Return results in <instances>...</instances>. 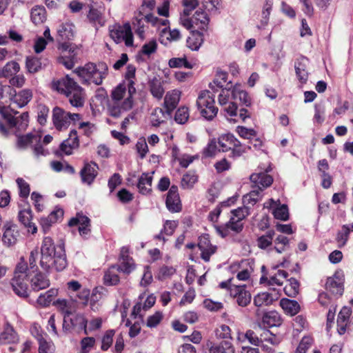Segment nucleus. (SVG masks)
<instances>
[{
	"label": "nucleus",
	"instance_id": "obj_23",
	"mask_svg": "<svg viewBox=\"0 0 353 353\" xmlns=\"http://www.w3.org/2000/svg\"><path fill=\"white\" fill-rule=\"evenodd\" d=\"M76 300H67L65 299H58L52 303L53 305L64 316H70L76 310Z\"/></svg>",
	"mask_w": 353,
	"mask_h": 353
},
{
	"label": "nucleus",
	"instance_id": "obj_57",
	"mask_svg": "<svg viewBox=\"0 0 353 353\" xmlns=\"http://www.w3.org/2000/svg\"><path fill=\"white\" fill-rule=\"evenodd\" d=\"M59 49L61 50L62 53L68 54V57L74 61V63L77 60V48L69 43H63L60 45Z\"/></svg>",
	"mask_w": 353,
	"mask_h": 353
},
{
	"label": "nucleus",
	"instance_id": "obj_2",
	"mask_svg": "<svg viewBox=\"0 0 353 353\" xmlns=\"http://www.w3.org/2000/svg\"><path fill=\"white\" fill-rule=\"evenodd\" d=\"M41 268L50 271L54 269L56 271H62L67 266V260L64 247L62 245H55L52 238L44 237L41 246Z\"/></svg>",
	"mask_w": 353,
	"mask_h": 353
},
{
	"label": "nucleus",
	"instance_id": "obj_59",
	"mask_svg": "<svg viewBox=\"0 0 353 353\" xmlns=\"http://www.w3.org/2000/svg\"><path fill=\"white\" fill-rule=\"evenodd\" d=\"M261 343L266 342L272 345H277L280 343V339L268 330H264L261 332Z\"/></svg>",
	"mask_w": 353,
	"mask_h": 353
},
{
	"label": "nucleus",
	"instance_id": "obj_12",
	"mask_svg": "<svg viewBox=\"0 0 353 353\" xmlns=\"http://www.w3.org/2000/svg\"><path fill=\"white\" fill-rule=\"evenodd\" d=\"M2 242L7 247L15 245L20 236L18 226L11 221H6L3 226Z\"/></svg>",
	"mask_w": 353,
	"mask_h": 353
},
{
	"label": "nucleus",
	"instance_id": "obj_11",
	"mask_svg": "<svg viewBox=\"0 0 353 353\" xmlns=\"http://www.w3.org/2000/svg\"><path fill=\"white\" fill-rule=\"evenodd\" d=\"M75 328L83 329L85 333L87 334V320L83 314L72 313L70 316H64L63 321V332L68 333Z\"/></svg>",
	"mask_w": 353,
	"mask_h": 353
},
{
	"label": "nucleus",
	"instance_id": "obj_5",
	"mask_svg": "<svg viewBox=\"0 0 353 353\" xmlns=\"http://www.w3.org/2000/svg\"><path fill=\"white\" fill-rule=\"evenodd\" d=\"M28 264L23 257L17 265L14 274L11 280V286L14 292L19 296L26 298L28 296V277L31 275L28 274Z\"/></svg>",
	"mask_w": 353,
	"mask_h": 353
},
{
	"label": "nucleus",
	"instance_id": "obj_61",
	"mask_svg": "<svg viewBox=\"0 0 353 353\" xmlns=\"http://www.w3.org/2000/svg\"><path fill=\"white\" fill-rule=\"evenodd\" d=\"M274 232L273 231H268L265 235H263L258 238L257 245L261 249H265L268 246L271 245L273 236Z\"/></svg>",
	"mask_w": 353,
	"mask_h": 353
},
{
	"label": "nucleus",
	"instance_id": "obj_41",
	"mask_svg": "<svg viewBox=\"0 0 353 353\" xmlns=\"http://www.w3.org/2000/svg\"><path fill=\"white\" fill-rule=\"evenodd\" d=\"M61 40H71L74 36V26L69 22L61 23L57 29Z\"/></svg>",
	"mask_w": 353,
	"mask_h": 353
},
{
	"label": "nucleus",
	"instance_id": "obj_32",
	"mask_svg": "<svg viewBox=\"0 0 353 353\" xmlns=\"http://www.w3.org/2000/svg\"><path fill=\"white\" fill-rule=\"evenodd\" d=\"M352 314V310L349 307H343L337 319V327L338 332L342 335L346 332L347 325L349 323V319Z\"/></svg>",
	"mask_w": 353,
	"mask_h": 353
},
{
	"label": "nucleus",
	"instance_id": "obj_31",
	"mask_svg": "<svg viewBox=\"0 0 353 353\" xmlns=\"http://www.w3.org/2000/svg\"><path fill=\"white\" fill-rule=\"evenodd\" d=\"M309 63V60L304 57H302L297 59L295 62V71L296 75L302 83H305L307 80L308 72L307 68Z\"/></svg>",
	"mask_w": 353,
	"mask_h": 353
},
{
	"label": "nucleus",
	"instance_id": "obj_47",
	"mask_svg": "<svg viewBox=\"0 0 353 353\" xmlns=\"http://www.w3.org/2000/svg\"><path fill=\"white\" fill-rule=\"evenodd\" d=\"M192 21L195 25V28L204 30L209 22L208 14L202 10H196L192 17Z\"/></svg>",
	"mask_w": 353,
	"mask_h": 353
},
{
	"label": "nucleus",
	"instance_id": "obj_26",
	"mask_svg": "<svg viewBox=\"0 0 353 353\" xmlns=\"http://www.w3.org/2000/svg\"><path fill=\"white\" fill-rule=\"evenodd\" d=\"M198 247L201 252V258L205 261H209L210 256L215 253L216 250V247L210 243V241L207 236H202L200 238L198 243Z\"/></svg>",
	"mask_w": 353,
	"mask_h": 353
},
{
	"label": "nucleus",
	"instance_id": "obj_1",
	"mask_svg": "<svg viewBox=\"0 0 353 353\" xmlns=\"http://www.w3.org/2000/svg\"><path fill=\"white\" fill-rule=\"evenodd\" d=\"M10 108L0 106V113L3 119L0 121V132L3 136L15 134L17 137V145L20 148H24L29 145L34 147V154L37 157L46 156V151L40 144L41 134L39 132H30L25 136H20V132L24 131L28 125V113L23 112L17 115L8 114Z\"/></svg>",
	"mask_w": 353,
	"mask_h": 353
},
{
	"label": "nucleus",
	"instance_id": "obj_29",
	"mask_svg": "<svg viewBox=\"0 0 353 353\" xmlns=\"http://www.w3.org/2000/svg\"><path fill=\"white\" fill-rule=\"evenodd\" d=\"M30 277L31 287L33 290L39 291L48 288L50 285V281L40 272L32 273Z\"/></svg>",
	"mask_w": 353,
	"mask_h": 353
},
{
	"label": "nucleus",
	"instance_id": "obj_8",
	"mask_svg": "<svg viewBox=\"0 0 353 353\" xmlns=\"http://www.w3.org/2000/svg\"><path fill=\"white\" fill-rule=\"evenodd\" d=\"M214 103V96L210 91L200 92L196 100V105L201 116L205 119L211 121L216 116L218 108Z\"/></svg>",
	"mask_w": 353,
	"mask_h": 353
},
{
	"label": "nucleus",
	"instance_id": "obj_48",
	"mask_svg": "<svg viewBox=\"0 0 353 353\" xmlns=\"http://www.w3.org/2000/svg\"><path fill=\"white\" fill-rule=\"evenodd\" d=\"M30 17L32 21L36 25L43 23L46 19L45 8L43 6H34L31 10Z\"/></svg>",
	"mask_w": 353,
	"mask_h": 353
},
{
	"label": "nucleus",
	"instance_id": "obj_17",
	"mask_svg": "<svg viewBox=\"0 0 353 353\" xmlns=\"http://www.w3.org/2000/svg\"><path fill=\"white\" fill-rule=\"evenodd\" d=\"M264 208L272 209L274 216L276 219L282 221H287L289 218V212L287 205H281L279 201H276L270 199L268 201L264 203Z\"/></svg>",
	"mask_w": 353,
	"mask_h": 353
},
{
	"label": "nucleus",
	"instance_id": "obj_20",
	"mask_svg": "<svg viewBox=\"0 0 353 353\" xmlns=\"http://www.w3.org/2000/svg\"><path fill=\"white\" fill-rule=\"evenodd\" d=\"M128 97V88L125 83H120L117 88L112 91V98L113 102L110 105L109 112L111 114V108L116 105H118L119 108L123 105V101Z\"/></svg>",
	"mask_w": 353,
	"mask_h": 353
},
{
	"label": "nucleus",
	"instance_id": "obj_22",
	"mask_svg": "<svg viewBox=\"0 0 353 353\" xmlns=\"http://www.w3.org/2000/svg\"><path fill=\"white\" fill-rule=\"evenodd\" d=\"M63 216V209L56 208L48 216L41 218L40 224L43 232H48L52 225L61 219Z\"/></svg>",
	"mask_w": 353,
	"mask_h": 353
},
{
	"label": "nucleus",
	"instance_id": "obj_49",
	"mask_svg": "<svg viewBox=\"0 0 353 353\" xmlns=\"http://www.w3.org/2000/svg\"><path fill=\"white\" fill-rule=\"evenodd\" d=\"M299 282L294 278L288 280V283L283 288L285 294L290 297H295L299 292Z\"/></svg>",
	"mask_w": 353,
	"mask_h": 353
},
{
	"label": "nucleus",
	"instance_id": "obj_54",
	"mask_svg": "<svg viewBox=\"0 0 353 353\" xmlns=\"http://www.w3.org/2000/svg\"><path fill=\"white\" fill-rule=\"evenodd\" d=\"M20 70V65L16 61H10L6 64L1 70V74L4 77H9L17 74Z\"/></svg>",
	"mask_w": 353,
	"mask_h": 353
},
{
	"label": "nucleus",
	"instance_id": "obj_15",
	"mask_svg": "<svg viewBox=\"0 0 353 353\" xmlns=\"http://www.w3.org/2000/svg\"><path fill=\"white\" fill-rule=\"evenodd\" d=\"M67 292L70 297L74 294L77 299L83 304H86L90 296V290L82 288L77 281L72 280L67 283Z\"/></svg>",
	"mask_w": 353,
	"mask_h": 353
},
{
	"label": "nucleus",
	"instance_id": "obj_36",
	"mask_svg": "<svg viewBox=\"0 0 353 353\" xmlns=\"http://www.w3.org/2000/svg\"><path fill=\"white\" fill-rule=\"evenodd\" d=\"M181 39V33L178 29L170 30L168 28H163L160 32V42L168 45L172 41H176Z\"/></svg>",
	"mask_w": 353,
	"mask_h": 353
},
{
	"label": "nucleus",
	"instance_id": "obj_9",
	"mask_svg": "<svg viewBox=\"0 0 353 353\" xmlns=\"http://www.w3.org/2000/svg\"><path fill=\"white\" fill-rule=\"evenodd\" d=\"M80 119L79 114L70 113L59 107H55L52 110L53 125L59 131L67 129L72 122L75 123Z\"/></svg>",
	"mask_w": 353,
	"mask_h": 353
},
{
	"label": "nucleus",
	"instance_id": "obj_19",
	"mask_svg": "<svg viewBox=\"0 0 353 353\" xmlns=\"http://www.w3.org/2000/svg\"><path fill=\"white\" fill-rule=\"evenodd\" d=\"M167 208L172 212H178L181 210V203L178 193V188L172 185L170 188L165 201Z\"/></svg>",
	"mask_w": 353,
	"mask_h": 353
},
{
	"label": "nucleus",
	"instance_id": "obj_63",
	"mask_svg": "<svg viewBox=\"0 0 353 353\" xmlns=\"http://www.w3.org/2000/svg\"><path fill=\"white\" fill-rule=\"evenodd\" d=\"M115 332L114 330H109L105 332L101 339V348L103 351L108 350L112 345Z\"/></svg>",
	"mask_w": 353,
	"mask_h": 353
},
{
	"label": "nucleus",
	"instance_id": "obj_43",
	"mask_svg": "<svg viewBox=\"0 0 353 353\" xmlns=\"http://www.w3.org/2000/svg\"><path fill=\"white\" fill-rule=\"evenodd\" d=\"M203 42V34L199 31H192L188 37L186 43L192 50H198Z\"/></svg>",
	"mask_w": 353,
	"mask_h": 353
},
{
	"label": "nucleus",
	"instance_id": "obj_7",
	"mask_svg": "<svg viewBox=\"0 0 353 353\" xmlns=\"http://www.w3.org/2000/svg\"><path fill=\"white\" fill-rule=\"evenodd\" d=\"M232 216L228 222L223 225L216 226L217 233L222 237H226L230 235V232L236 233L240 232L243 229L242 221L249 214V208L248 207L238 208L232 210Z\"/></svg>",
	"mask_w": 353,
	"mask_h": 353
},
{
	"label": "nucleus",
	"instance_id": "obj_4",
	"mask_svg": "<svg viewBox=\"0 0 353 353\" xmlns=\"http://www.w3.org/2000/svg\"><path fill=\"white\" fill-rule=\"evenodd\" d=\"M108 67L105 63H88L83 66L77 68L74 72L80 79L83 85L94 83L97 85L102 84L103 79L108 75Z\"/></svg>",
	"mask_w": 353,
	"mask_h": 353
},
{
	"label": "nucleus",
	"instance_id": "obj_64",
	"mask_svg": "<svg viewBox=\"0 0 353 353\" xmlns=\"http://www.w3.org/2000/svg\"><path fill=\"white\" fill-rule=\"evenodd\" d=\"M261 190L258 189L252 190L249 194L243 196V203L245 204L254 205L262 197Z\"/></svg>",
	"mask_w": 353,
	"mask_h": 353
},
{
	"label": "nucleus",
	"instance_id": "obj_38",
	"mask_svg": "<svg viewBox=\"0 0 353 353\" xmlns=\"http://www.w3.org/2000/svg\"><path fill=\"white\" fill-rule=\"evenodd\" d=\"M32 98V92L30 89H23L15 94L12 98V103L17 107L22 108L26 105Z\"/></svg>",
	"mask_w": 353,
	"mask_h": 353
},
{
	"label": "nucleus",
	"instance_id": "obj_42",
	"mask_svg": "<svg viewBox=\"0 0 353 353\" xmlns=\"http://www.w3.org/2000/svg\"><path fill=\"white\" fill-rule=\"evenodd\" d=\"M153 173H143L140 176L137 187L141 194H146L150 192Z\"/></svg>",
	"mask_w": 353,
	"mask_h": 353
},
{
	"label": "nucleus",
	"instance_id": "obj_55",
	"mask_svg": "<svg viewBox=\"0 0 353 353\" xmlns=\"http://www.w3.org/2000/svg\"><path fill=\"white\" fill-rule=\"evenodd\" d=\"M39 342V353H53L54 345L52 341H46L41 335L37 336Z\"/></svg>",
	"mask_w": 353,
	"mask_h": 353
},
{
	"label": "nucleus",
	"instance_id": "obj_21",
	"mask_svg": "<svg viewBox=\"0 0 353 353\" xmlns=\"http://www.w3.org/2000/svg\"><path fill=\"white\" fill-rule=\"evenodd\" d=\"M98 165L94 162L85 163L80 172L81 181L83 183L91 185L98 174Z\"/></svg>",
	"mask_w": 353,
	"mask_h": 353
},
{
	"label": "nucleus",
	"instance_id": "obj_27",
	"mask_svg": "<svg viewBox=\"0 0 353 353\" xmlns=\"http://www.w3.org/2000/svg\"><path fill=\"white\" fill-rule=\"evenodd\" d=\"M150 14H143L138 11L135 12L134 16L132 20V27L135 33L141 38L143 39L145 36V27L144 21H146V16Z\"/></svg>",
	"mask_w": 353,
	"mask_h": 353
},
{
	"label": "nucleus",
	"instance_id": "obj_33",
	"mask_svg": "<svg viewBox=\"0 0 353 353\" xmlns=\"http://www.w3.org/2000/svg\"><path fill=\"white\" fill-rule=\"evenodd\" d=\"M171 112L167 109L164 110L161 108H154L150 114V122L152 126H159L163 123L170 116Z\"/></svg>",
	"mask_w": 353,
	"mask_h": 353
},
{
	"label": "nucleus",
	"instance_id": "obj_13",
	"mask_svg": "<svg viewBox=\"0 0 353 353\" xmlns=\"http://www.w3.org/2000/svg\"><path fill=\"white\" fill-rule=\"evenodd\" d=\"M288 274L286 271L277 270L276 268H273L268 276L263 275L260 279V283L266 286L274 287L281 286L284 279L287 278Z\"/></svg>",
	"mask_w": 353,
	"mask_h": 353
},
{
	"label": "nucleus",
	"instance_id": "obj_34",
	"mask_svg": "<svg viewBox=\"0 0 353 353\" xmlns=\"http://www.w3.org/2000/svg\"><path fill=\"white\" fill-rule=\"evenodd\" d=\"M279 298L277 293L262 292L259 293L254 298V304L256 307H263L271 305Z\"/></svg>",
	"mask_w": 353,
	"mask_h": 353
},
{
	"label": "nucleus",
	"instance_id": "obj_58",
	"mask_svg": "<svg viewBox=\"0 0 353 353\" xmlns=\"http://www.w3.org/2000/svg\"><path fill=\"white\" fill-rule=\"evenodd\" d=\"M197 176L194 172H188L182 177L181 185L183 189H190L197 181Z\"/></svg>",
	"mask_w": 353,
	"mask_h": 353
},
{
	"label": "nucleus",
	"instance_id": "obj_39",
	"mask_svg": "<svg viewBox=\"0 0 353 353\" xmlns=\"http://www.w3.org/2000/svg\"><path fill=\"white\" fill-rule=\"evenodd\" d=\"M280 305L285 314L294 316L301 310L299 303L295 301L286 298H283L280 301Z\"/></svg>",
	"mask_w": 353,
	"mask_h": 353
},
{
	"label": "nucleus",
	"instance_id": "obj_14",
	"mask_svg": "<svg viewBox=\"0 0 353 353\" xmlns=\"http://www.w3.org/2000/svg\"><path fill=\"white\" fill-rule=\"evenodd\" d=\"M344 274L342 271H336L327 279L325 288L333 294L341 296L343 292Z\"/></svg>",
	"mask_w": 353,
	"mask_h": 353
},
{
	"label": "nucleus",
	"instance_id": "obj_24",
	"mask_svg": "<svg viewBox=\"0 0 353 353\" xmlns=\"http://www.w3.org/2000/svg\"><path fill=\"white\" fill-rule=\"evenodd\" d=\"M250 181L255 185L258 190L263 191V188L269 187L273 181L272 177L267 172H256L250 176Z\"/></svg>",
	"mask_w": 353,
	"mask_h": 353
},
{
	"label": "nucleus",
	"instance_id": "obj_53",
	"mask_svg": "<svg viewBox=\"0 0 353 353\" xmlns=\"http://www.w3.org/2000/svg\"><path fill=\"white\" fill-rule=\"evenodd\" d=\"M219 150L218 143L215 139H211L203 150V156L205 158L214 157Z\"/></svg>",
	"mask_w": 353,
	"mask_h": 353
},
{
	"label": "nucleus",
	"instance_id": "obj_35",
	"mask_svg": "<svg viewBox=\"0 0 353 353\" xmlns=\"http://www.w3.org/2000/svg\"><path fill=\"white\" fill-rule=\"evenodd\" d=\"M217 143L219 150L221 152H227L230 150L233 145L239 144V140L232 134H224L219 137Z\"/></svg>",
	"mask_w": 353,
	"mask_h": 353
},
{
	"label": "nucleus",
	"instance_id": "obj_3",
	"mask_svg": "<svg viewBox=\"0 0 353 353\" xmlns=\"http://www.w3.org/2000/svg\"><path fill=\"white\" fill-rule=\"evenodd\" d=\"M51 87L54 90L64 94L73 107L83 106L85 98V90L68 75L54 79L51 83Z\"/></svg>",
	"mask_w": 353,
	"mask_h": 353
},
{
	"label": "nucleus",
	"instance_id": "obj_50",
	"mask_svg": "<svg viewBox=\"0 0 353 353\" xmlns=\"http://www.w3.org/2000/svg\"><path fill=\"white\" fill-rule=\"evenodd\" d=\"M150 91L152 95L158 100L161 99L164 94V89L161 82L157 79H153L150 82Z\"/></svg>",
	"mask_w": 353,
	"mask_h": 353
},
{
	"label": "nucleus",
	"instance_id": "obj_16",
	"mask_svg": "<svg viewBox=\"0 0 353 353\" xmlns=\"http://www.w3.org/2000/svg\"><path fill=\"white\" fill-rule=\"evenodd\" d=\"M230 294L233 296L239 305L245 307L251 301V294L245 290V285H234L230 288Z\"/></svg>",
	"mask_w": 353,
	"mask_h": 353
},
{
	"label": "nucleus",
	"instance_id": "obj_18",
	"mask_svg": "<svg viewBox=\"0 0 353 353\" xmlns=\"http://www.w3.org/2000/svg\"><path fill=\"white\" fill-rule=\"evenodd\" d=\"M155 302L156 296L154 294L148 295L143 303L139 301L134 305L132 316L134 318L142 319L145 313L155 304Z\"/></svg>",
	"mask_w": 353,
	"mask_h": 353
},
{
	"label": "nucleus",
	"instance_id": "obj_6",
	"mask_svg": "<svg viewBox=\"0 0 353 353\" xmlns=\"http://www.w3.org/2000/svg\"><path fill=\"white\" fill-rule=\"evenodd\" d=\"M135 73V66L133 65H128L126 68V72L125 74V81L123 82L125 83L128 85V97L123 101L121 108H119L118 105H116L111 108V116L114 117H119L122 113L130 110L132 108L133 101L132 97L136 92L134 87Z\"/></svg>",
	"mask_w": 353,
	"mask_h": 353
},
{
	"label": "nucleus",
	"instance_id": "obj_45",
	"mask_svg": "<svg viewBox=\"0 0 353 353\" xmlns=\"http://www.w3.org/2000/svg\"><path fill=\"white\" fill-rule=\"evenodd\" d=\"M88 18L89 21L95 26L99 25V26H103L105 25V20L102 12L93 6H90Z\"/></svg>",
	"mask_w": 353,
	"mask_h": 353
},
{
	"label": "nucleus",
	"instance_id": "obj_46",
	"mask_svg": "<svg viewBox=\"0 0 353 353\" xmlns=\"http://www.w3.org/2000/svg\"><path fill=\"white\" fill-rule=\"evenodd\" d=\"M118 272H120L117 265L110 267L104 274V283L107 285H115L119 282Z\"/></svg>",
	"mask_w": 353,
	"mask_h": 353
},
{
	"label": "nucleus",
	"instance_id": "obj_30",
	"mask_svg": "<svg viewBox=\"0 0 353 353\" xmlns=\"http://www.w3.org/2000/svg\"><path fill=\"white\" fill-rule=\"evenodd\" d=\"M181 94V91L176 89L168 91L166 93L164 98V107L168 112L172 113L176 108L180 101Z\"/></svg>",
	"mask_w": 353,
	"mask_h": 353
},
{
	"label": "nucleus",
	"instance_id": "obj_10",
	"mask_svg": "<svg viewBox=\"0 0 353 353\" xmlns=\"http://www.w3.org/2000/svg\"><path fill=\"white\" fill-rule=\"evenodd\" d=\"M110 36L116 43L124 42L128 47L133 46V34L130 23L114 25L110 29Z\"/></svg>",
	"mask_w": 353,
	"mask_h": 353
},
{
	"label": "nucleus",
	"instance_id": "obj_25",
	"mask_svg": "<svg viewBox=\"0 0 353 353\" xmlns=\"http://www.w3.org/2000/svg\"><path fill=\"white\" fill-rule=\"evenodd\" d=\"M19 341V335L10 325H7L0 333V345H14L18 343Z\"/></svg>",
	"mask_w": 353,
	"mask_h": 353
},
{
	"label": "nucleus",
	"instance_id": "obj_60",
	"mask_svg": "<svg viewBox=\"0 0 353 353\" xmlns=\"http://www.w3.org/2000/svg\"><path fill=\"white\" fill-rule=\"evenodd\" d=\"M190 113L188 108L185 106H183L176 110L174 119L178 123L184 124L188 121Z\"/></svg>",
	"mask_w": 353,
	"mask_h": 353
},
{
	"label": "nucleus",
	"instance_id": "obj_37",
	"mask_svg": "<svg viewBox=\"0 0 353 353\" xmlns=\"http://www.w3.org/2000/svg\"><path fill=\"white\" fill-rule=\"evenodd\" d=\"M232 97L233 101H239L241 104L245 106L251 105V99L248 93L241 88L239 85H236L232 90Z\"/></svg>",
	"mask_w": 353,
	"mask_h": 353
},
{
	"label": "nucleus",
	"instance_id": "obj_28",
	"mask_svg": "<svg viewBox=\"0 0 353 353\" xmlns=\"http://www.w3.org/2000/svg\"><path fill=\"white\" fill-rule=\"evenodd\" d=\"M208 345L209 353H235L234 346L230 341L210 343Z\"/></svg>",
	"mask_w": 353,
	"mask_h": 353
},
{
	"label": "nucleus",
	"instance_id": "obj_52",
	"mask_svg": "<svg viewBox=\"0 0 353 353\" xmlns=\"http://www.w3.org/2000/svg\"><path fill=\"white\" fill-rule=\"evenodd\" d=\"M177 225L178 223L176 221H166L164 223L163 228L161 230L160 234L156 236V238L165 241L163 234L164 233L168 236H171L174 233Z\"/></svg>",
	"mask_w": 353,
	"mask_h": 353
},
{
	"label": "nucleus",
	"instance_id": "obj_51",
	"mask_svg": "<svg viewBox=\"0 0 353 353\" xmlns=\"http://www.w3.org/2000/svg\"><path fill=\"white\" fill-rule=\"evenodd\" d=\"M26 66L29 73L34 74L41 69V62L38 57H28L26 61Z\"/></svg>",
	"mask_w": 353,
	"mask_h": 353
},
{
	"label": "nucleus",
	"instance_id": "obj_40",
	"mask_svg": "<svg viewBox=\"0 0 353 353\" xmlns=\"http://www.w3.org/2000/svg\"><path fill=\"white\" fill-rule=\"evenodd\" d=\"M262 322L268 327H276L281 324L282 319L276 311L272 310L263 314Z\"/></svg>",
	"mask_w": 353,
	"mask_h": 353
},
{
	"label": "nucleus",
	"instance_id": "obj_44",
	"mask_svg": "<svg viewBox=\"0 0 353 353\" xmlns=\"http://www.w3.org/2000/svg\"><path fill=\"white\" fill-rule=\"evenodd\" d=\"M57 295L58 290L56 288H51L39 296L37 299V303L43 307H48Z\"/></svg>",
	"mask_w": 353,
	"mask_h": 353
},
{
	"label": "nucleus",
	"instance_id": "obj_56",
	"mask_svg": "<svg viewBox=\"0 0 353 353\" xmlns=\"http://www.w3.org/2000/svg\"><path fill=\"white\" fill-rule=\"evenodd\" d=\"M345 225H342L341 229L337 232L336 236V242L339 248H343L347 243L350 233Z\"/></svg>",
	"mask_w": 353,
	"mask_h": 353
},
{
	"label": "nucleus",
	"instance_id": "obj_62",
	"mask_svg": "<svg viewBox=\"0 0 353 353\" xmlns=\"http://www.w3.org/2000/svg\"><path fill=\"white\" fill-rule=\"evenodd\" d=\"M117 266L119 271L125 274H130L134 269V263L131 257L124 258L120 261V265Z\"/></svg>",
	"mask_w": 353,
	"mask_h": 353
}]
</instances>
